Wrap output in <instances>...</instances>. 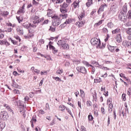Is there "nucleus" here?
<instances>
[{
    "label": "nucleus",
    "instance_id": "obj_1",
    "mask_svg": "<svg viewBox=\"0 0 131 131\" xmlns=\"http://www.w3.org/2000/svg\"><path fill=\"white\" fill-rule=\"evenodd\" d=\"M84 16H85V13L84 12L80 14L78 16V18L79 21L76 23V25H78V27L79 28L82 27V26H83V25H84L85 23V20L83 19V18H84Z\"/></svg>",
    "mask_w": 131,
    "mask_h": 131
},
{
    "label": "nucleus",
    "instance_id": "obj_2",
    "mask_svg": "<svg viewBox=\"0 0 131 131\" xmlns=\"http://www.w3.org/2000/svg\"><path fill=\"white\" fill-rule=\"evenodd\" d=\"M52 18L54 19L52 23V26L57 27L61 24V20L62 19L60 18V16L54 15L52 17Z\"/></svg>",
    "mask_w": 131,
    "mask_h": 131
},
{
    "label": "nucleus",
    "instance_id": "obj_3",
    "mask_svg": "<svg viewBox=\"0 0 131 131\" xmlns=\"http://www.w3.org/2000/svg\"><path fill=\"white\" fill-rule=\"evenodd\" d=\"M41 21H43V19H39V17L36 15H33L31 18V22L33 25H37L38 23L41 22Z\"/></svg>",
    "mask_w": 131,
    "mask_h": 131
},
{
    "label": "nucleus",
    "instance_id": "obj_4",
    "mask_svg": "<svg viewBox=\"0 0 131 131\" xmlns=\"http://www.w3.org/2000/svg\"><path fill=\"white\" fill-rule=\"evenodd\" d=\"M67 41L65 40H60L58 41L57 45L59 47H61L63 50H67L69 49V45L66 43Z\"/></svg>",
    "mask_w": 131,
    "mask_h": 131
},
{
    "label": "nucleus",
    "instance_id": "obj_5",
    "mask_svg": "<svg viewBox=\"0 0 131 131\" xmlns=\"http://www.w3.org/2000/svg\"><path fill=\"white\" fill-rule=\"evenodd\" d=\"M91 43L92 46H96V48L97 49L99 48V47L101 46V40L100 39H98L97 38H93L91 40Z\"/></svg>",
    "mask_w": 131,
    "mask_h": 131
},
{
    "label": "nucleus",
    "instance_id": "obj_6",
    "mask_svg": "<svg viewBox=\"0 0 131 131\" xmlns=\"http://www.w3.org/2000/svg\"><path fill=\"white\" fill-rule=\"evenodd\" d=\"M118 18L120 21H122L125 23L126 20H127V15L126 13H122V12H120L118 15Z\"/></svg>",
    "mask_w": 131,
    "mask_h": 131
},
{
    "label": "nucleus",
    "instance_id": "obj_7",
    "mask_svg": "<svg viewBox=\"0 0 131 131\" xmlns=\"http://www.w3.org/2000/svg\"><path fill=\"white\" fill-rule=\"evenodd\" d=\"M69 6V5L66 4V3H63L62 5H60V11L62 14H65L68 12L67 8H68Z\"/></svg>",
    "mask_w": 131,
    "mask_h": 131
},
{
    "label": "nucleus",
    "instance_id": "obj_8",
    "mask_svg": "<svg viewBox=\"0 0 131 131\" xmlns=\"http://www.w3.org/2000/svg\"><path fill=\"white\" fill-rule=\"evenodd\" d=\"M76 70L79 72V73H82V74H88V70H86L85 67L83 66L77 67L76 68Z\"/></svg>",
    "mask_w": 131,
    "mask_h": 131
},
{
    "label": "nucleus",
    "instance_id": "obj_9",
    "mask_svg": "<svg viewBox=\"0 0 131 131\" xmlns=\"http://www.w3.org/2000/svg\"><path fill=\"white\" fill-rule=\"evenodd\" d=\"M23 27L24 28H26V29H28V28H35L36 27V25H34L32 24H30L29 22L26 21L23 24Z\"/></svg>",
    "mask_w": 131,
    "mask_h": 131
},
{
    "label": "nucleus",
    "instance_id": "obj_10",
    "mask_svg": "<svg viewBox=\"0 0 131 131\" xmlns=\"http://www.w3.org/2000/svg\"><path fill=\"white\" fill-rule=\"evenodd\" d=\"M1 119L3 120H7L8 118V113L6 112H1Z\"/></svg>",
    "mask_w": 131,
    "mask_h": 131
},
{
    "label": "nucleus",
    "instance_id": "obj_11",
    "mask_svg": "<svg viewBox=\"0 0 131 131\" xmlns=\"http://www.w3.org/2000/svg\"><path fill=\"white\" fill-rule=\"evenodd\" d=\"M107 7H108V5H107V4H106L101 5V6H100L99 9L98 11V14H99L100 12H103L104 9H105V8H107Z\"/></svg>",
    "mask_w": 131,
    "mask_h": 131
},
{
    "label": "nucleus",
    "instance_id": "obj_12",
    "mask_svg": "<svg viewBox=\"0 0 131 131\" xmlns=\"http://www.w3.org/2000/svg\"><path fill=\"white\" fill-rule=\"evenodd\" d=\"M120 12H122L124 14L127 13V4L125 3L122 7V10Z\"/></svg>",
    "mask_w": 131,
    "mask_h": 131
},
{
    "label": "nucleus",
    "instance_id": "obj_13",
    "mask_svg": "<svg viewBox=\"0 0 131 131\" xmlns=\"http://www.w3.org/2000/svg\"><path fill=\"white\" fill-rule=\"evenodd\" d=\"M16 31L18 32V33H20L21 35H23V34H24V31L23 30L22 27L20 26H17L16 27Z\"/></svg>",
    "mask_w": 131,
    "mask_h": 131
},
{
    "label": "nucleus",
    "instance_id": "obj_14",
    "mask_svg": "<svg viewBox=\"0 0 131 131\" xmlns=\"http://www.w3.org/2000/svg\"><path fill=\"white\" fill-rule=\"evenodd\" d=\"M116 41H117V42H121V41H122V38L121 37V34H119L118 35H116V38H115Z\"/></svg>",
    "mask_w": 131,
    "mask_h": 131
},
{
    "label": "nucleus",
    "instance_id": "obj_15",
    "mask_svg": "<svg viewBox=\"0 0 131 131\" xmlns=\"http://www.w3.org/2000/svg\"><path fill=\"white\" fill-rule=\"evenodd\" d=\"M25 8V5H24L19 9L18 10V14H24L25 13V11H24V9Z\"/></svg>",
    "mask_w": 131,
    "mask_h": 131
},
{
    "label": "nucleus",
    "instance_id": "obj_16",
    "mask_svg": "<svg viewBox=\"0 0 131 131\" xmlns=\"http://www.w3.org/2000/svg\"><path fill=\"white\" fill-rule=\"evenodd\" d=\"M128 113V108H125L123 109L121 112V114H122V116L123 117L126 118V113Z\"/></svg>",
    "mask_w": 131,
    "mask_h": 131
},
{
    "label": "nucleus",
    "instance_id": "obj_17",
    "mask_svg": "<svg viewBox=\"0 0 131 131\" xmlns=\"http://www.w3.org/2000/svg\"><path fill=\"white\" fill-rule=\"evenodd\" d=\"M49 50H52V53H53L54 55H56L57 53H58V50H57L53 46H50Z\"/></svg>",
    "mask_w": 131,
    "mask_h": 131
},
{
    "label": "nucleus",
    "instance_id": "obj_18",
    "mask_svg": "<svg viewBox=\"0 0 131 131\" xmlns=\"http://www.w3.org/2000/svg\"><path fill=\"white\" fill-rule=\"evenodd\" d=\"M117 7V5L116 4H115V3H113L111 7V11H113L114 13H115V12H116Z\"/></svg>",
    "mask_w": 131,
    "mask_h": 131
},
{
    "label": "nucleus",
    "instance_id": "obj_19",
    "mask_svg": "<svg viewBox=\"0 0 131 131\" xmlns=\"http://www.w3.org/2000/svg\"><path fill=\"white\" fill-rule=\"evenodd\" d=\"M107 47L108 50L110 51L111 53H114V52H115V48H117V47L111 46L110 45H108Z\"/></svg>",
    "mask_w": 131,
    "mask_h": 131
},
{
    "label": "nucleus",
    "instance_id": "obj_20",
    "mask_svg": "<svg viewBox=\"0 0 131 131\" xmlns=\"http://www.w3.org/2000/svg\"><path fill=\"white\" fill-rule=\"evenodd\" d=\"M68 17V14L66 13H62L59 15V18L60 19H66Z\"/></svg>",
    "mask_w": 131,
    "mask_h": 131
},
{
    "label": "nucleus",
    "instance_id": "obj_21",
    "mask_svg": "<svg viewBox=\"0 0 131 131\" xmlns=\"http://www.w3.org/2000/svg\"><path fill=\"white\" fill-rule=\"evenodd\" d=\"M123 43H125V46L128 47V48H131V41L128 40H125L123 41Z\"/></svg>",
    "mask_w": 131,
    "mask_h": 131
},
{
    "label": "nucleus",
    "instance_id": "obj_22",
    "mask_svg": "<svg viewBox=\"0 0 131 131\" xmlns=\"http://www.w3.org/2000/svg\"><path fill=\"white\" fill-rule=\"evenodd\" d=\"M82 64L86 66V67H91L92 66V64H90V63L85 60L82 61Z\"/></svg>",
    "mask_w": 131,
    "mask_h": 131
},
{
    "label": "nucleus",
    "instance_id": "obj_23",
    "mask_svg": "<svg viewBox=\"0 0 131 131\" xmlns=\"http://www.w3.org/2000/svg\"><path fill=\"white\" fill-rule=\"evenodd\" d=\"M92 5H93V0H88V2L86 3V6L90 8Z\"/></svg>",
    "mask_w": 131,
    "mask_h": 131
},
{
    "label": "nucleus",
    "instance_id": "obj_24",
    "mask_svg": "<svg viewBox=\"0 0 131 131\" xmlns=\"http://www.w3.org/2000/svg\"><path fill=\"white\" fill-rule=\"evenodd\" d=\"M12 86H13V88H18V86H19V85H18V84H17V83H16V82H15V80H12Z\"/></svg>",
    "mask_w": 131,
    "mask_h": 131
},
{
    "label": "nucleus",
    "instance_id": "obj_25",
    "mask_svg": "<svg viewBox=\"0 0 131 131\" xmlns=\"http://www.w3.org/2000/svg\"><path fill=\"white\" fill-rule=\"evenodd\" d=\"M107 26L108 28L112 29V28L114 27V24L112 22H110L107 23Z\"/></svg>",
    "mask_w": 131,
    "mask_h": 131
},
{
    "label": "nucleus",
    "instance_id": "obj_26",
    "mask_svg": "<svg viewBox=\"0 0 131 131\" xmlns=\"http://www.w3.org/2000/svg\"><path fill=\"white\" fill-rule=\"evenodd\" d=\"M53 26H51L50 27V28L49 29V31H51V32H55L56 31V27Z\"/></svg>",
    "mask_w": 131,
    "mask_h": 131
},
{
    "label": "nucleus",
    "instance_id": "obj_27",
    "mask_svg": "<svg viewBox=\"0 0 131 131\" xmlns=\"http://www.w3.org/2000/svg\"><path fill=\"white\" fill-rule=\"evenodd\" d=\"M120 32V29L117 28L116 29L112 31L113 34H115L116 33H119Z\"/></svg>",
    "mask_w": 131,
    "mask_h": 131
},
{
    "label": "nucleus",
    "instance_id": "obj_28",
    "mask_svg": "<svg viewBox=\"0 0 131 131\" xmlns=\"http://www.w3.org/2000/svg\"><path fill=\"white\" fill-rule=\"evenodd\" d=\"M1 14L2 16H3V17H7L8 15H9V12L7 11H5L2 12Z\"/></svg>",
    "mask_w": 131,
    "mask_h": 131
},
{
    "label": "nucleus",
    "instance_id": "obj_29",
    "mask_svg": "<svg viewBox=\"0 0 131 131\" xmlns=\"http://www.w3.org/2000/svg\"><path fill=\"white\" fill-rule=\"evenodd\" d=\"M126 15H127V19L128 18V19H129V20H130V19H131V10H128Z\"/></svg>",
    "mask_w": 131,
    "mask_h": 131
},
{
    "label": "nucleus",
    "instance_id": "obj_30",
    "mask_svg": "<svg viewBox=\"0 0 131 131\" xmlns=\"http://www.w3.org/2000/svg\"><path fill=\"white\" fill-rule=\"evenodd\" d=\"M120 77H123V78H124V79H126V81H130V80L126 78V77H125V76H124V74H123L122 73H121L120 74Z\"/></svg>",
    "mask_w": 131,
    "mask_h": 131
},
{
    "label": "nucleus",
    "instance_id": "obj_31",
    "mask_svg": "<svg viewBox=\"0 0 131 131\" xmlns=\"http://www.w3.org/2000/svg\"><path fill=\"white\" fill-rule=\"evenodd\" d=\"M59 38V36H57L55 37H51L50 38V40H54L55 41H57L58 40V38Z\"/></svg>",
    "mask_w": 131,
    "mask_h": 131
},
{
    "label": "nucleus",
    "instance_id": "obj_32",
    "mask_svg": "<svg viewBox=\"0 0 131 131\" xmlns=\"http://www.w3.org/2000/svg\"><path fill=\"white\" fill-rule=\"evenodd\" d=\"M73 5L74 6V9H76V8H77V7H78L79 5V2H74L73 3Z\"/></svg>",
    "mask_w": 131,
    "mask_h": 131
},
{
    "label": "nucleus",
    "instance_id": "obj_33",
    "mask_svg": "<svg viewBox=\"0 0 131 131\" xmlns=\"http://www.w3.org/2000/svg\"><path fill=\"white\" fill-rule=\"evenodd\" d=\"M66 24L64 23L63 24H61L59 26V30H61V29H62V28H64V27H66Z\"/></svg>",
    "mask_w": 131,
    "mask_h": 131
},
{
    "label": "nucleus",
    "instance_id": "obj_34",
    "mask_svg": "<svg viewBox=\"0 0 131 131\" xmlns=\"http://www.w3.org/2000/svg\"><path fill=\"white\" fill-rule=\"evenodd\" d=\"M103 21H104V20L103 19L100 20L98 23L95 24V26H100V25H101V24H102Z\"/></svg>",
    "mask_w": 131,
    "mask_h": 131
},
{
    "label": "nucleus",
    "instance_id": "obj_35",
    "mask_svg": "<svg viewBox=\"0 0 131 131\" xmlns=\"http://www.w3.org/2000/svg\"><path fill=\"white\" fill-rule=\"evenodd\" d=\"M1 106L2 107H4V108H5V109H7L10 106L6 103H2L1 104Z\"/></svg>",
    "mask_w": 131,
    "mask_h": 131
},
{
    "label": "nucleus",
    "instance_id": "obj_36",
    "mask_svg": "<svg viewBox=\"0 0 131 131\" xmlns=\"http://www.w3.org/2000/svg\"><path fill=\"white\" fill-rule=\"evenodd\" d=\"M59 108V110H60V111H62L63 112H64L66 107L64 105H60Z\"/></svg>",
    "mask_w": 131,
    "mask_h": 131
},
{
    "label": "nucleus",
    "instance_id": "obj_37",
    "mask_svg": "<svg viewBox=\"0 0 131 131\" xmlns=\"http://www.w3.org/2000/svg\"><path fill=\"white\" fill-rule=\"evenodd\" d=\"M90 67H92V74H95V71H96V68L92 65Z\"/></svg>",
    "mask_w": 131,
    "mask_h": 131
},
{
    "label": "nucleus",
    "instance_id": "obj_38",
    "mask_svg": "<svg viewBox=\"0 0 131 131\" xmlns=\"http://www.w3.org/2000/svg\"><path fill=\"white\" fill-rule=\"evenodd\" d=\"M72 22V20H71V18H69L66 20L64 23L67 25V24H70Z\"/></svg>",
    "mask_w": 131,
    "mask_h": 131
},
{
    "label": "nucleus",
    "instance_id": "obj_39",
    "mask_svg": "<svg viewBox=\"0 0 131 131\" xmlns=\"http://www.w3.org/2000/svg\"><path fill=\"white\" fill-rule=\"evenodd\" d=\"M96 67H99V68H100V69H103V70H105V67H103L102 65H99V63L96 64Z\"/></svg>",
    "mask_w": 131,
    "mask_h": 131
},
{
    "label": "nucleus",
    "instance_id": "obj_40",
    "mask_svg": "<svg viewBox=\"0 0 131 131\" xmlns=\"http://www.w3.org/2000/svg\"><path fill=\"white\" fill-rule=\"evenodd\" d=\"M80 95L81 98H84L85 94H84V91H83L82 90H80Z\"/></svg>",
    "mask_w": 131,
    "mask_h": 131
},
{
    "label": "nucleus",
    "instance_id": "obj_41",
    "mask_svg": "<svg viewBox=\"0 0 131 131\" xmlns=\"http://www.w3.org/2000/svg\"><path fill=\"white\" fill-rule=\"evenodd\" d=\"M7 109L8 112H10L12 114H14V111H13V110H12L10 106H8Z\"/></svg>",
    "mask_w": 131,
    "mask_h": 131
},
{
    "label": "nucleus",
    "instance_id": "obj_42",
    "mask_svg": "<svg viewBox=\"0 0 131 131\" xmlns=\"http://www.w3.org/2000/svg\"><path fill=\"white\" fill-rule=\"evenodd\" d=\"M86 105L88 107H91L93 104L92 103V102L90 100H88L86 101Z\"/></svg>",
    "mask_w": 131,
    "mask_h": 131
},
{
    "label": "nucleus",
    "instance_id": "obj_43",
    "mask_svg": "<svg viewBox=\"0 0 131 131\" xmlns=\"http://www.w3.org/2000/svg\"><path fill=\"white\" fill-rule=\"evenodd\" d=\"M53 79H55L56 81H62L61 79L59 78L58 77H53Z\"/></svg>",
    "mask_w": 131,
    "mask_h": 131
},
{
    "label": "nucleus",
    "instance_id": "obj_44",
    "mask_svg": "<svg viewBox=\"0 0 131 131\" xmlns=\"http://www.w3.org/2000/svg\"><path fill=\"white\" fill-rule=\"evenodd\" d=\"M66 110H67V112L69 113L71 115L72 118H73V115H72V113L71 112V110H70V109L68 108H67Z\"/></svg>",
    "mask_w": 131,
    "mask_h": 131
},
{
    "label": "nucleus",
    "instance_id": "obj_45",
    "mask_svg": "<svg viewBox=\"0 0 131 131\" xmlns=\"http://www.w3.org/2000/svg\"><path fill=\"white\" fill-rule=\"evenodd\" d=\"M31 120L33 122H36V115L33 116L32 119Z\"/></svg>",
    "mask_w": 131,
    "mask_h": 131
},
{
    "label": "nucleus",
    "instance_id": "obj_46",
    "mask_svg": "<svg viewBox=\"0 0 131 131\" xmlns=\"http://www.w3.org/2000/svg\"><path fill=\"white\" fill-rule=\"evenodd\" d=\"M2 123V126H1V128L2 129H3V128H5L6 127V123L5 122H1Z\"/></svg>",
    "mask_w": 131,
    "mask_h": 131
},
{
    "label": "nucleus",
    "instance_id": "obj_47",
    "mask_svg": "<svg viewBox=\"0 0 131 131\" xmlns=\"http://www.w3.org/2000/svg\"><path fill=\"white\" fill-rule=\"evenodd\" d=\"M64 2V0H56L55 2V5H57V4H62Z\"/></svg>",
    "mask_w": 131,
    "mask_h": 131
},
{
    "label": "nucleus",
    "instance_id": "obj_48",
    "mask_svg": "<svg viewBox=\"0 0 131 131\" xmlns=\"http://www.w3.org/2000/svg\"><path fill=\"white\" fill-rule=\"evenodd\" d=\"M88 119L90 120V121H92L94 119V117H93V116L92 115H89L88 116Z\"/></svg>",
    "mask_w": 131,
    "mask_h": 131
},
{
    "label": "nucleus",
    "instance_id": "obj_49",
    "mask_svg": "<svg viewBox=\"0 0 131 131\" xmlns=\"http://www.w3.org/2000/svg\"><path fill=\"white\" fill-rule=\"evenodd\" d=\"M14 38H16V40H18L19 42L21 41V38L18 36H14Z\"/></svg>",
    "mask_w": 131,
    "mask_h": 131
},
{
    "label": "nucleus",
    "instance_id": "obj_50",
    "mask_svg": "<svg viewBox=\"0 0 131 131\" xmlns=\"http://www.w3.org/2000/svg\"><path fill=\"white\" fill-rule=\"evenodd\" d=\"M16 19L18 21V23H21V22L23 21V19H21V18H20V16H16Z\"/></svg>",
    "mask_w": 131,
    "mask_h": 131
},
{
    "label": "nucleus",
    "instance_id": "obj_51",
    "mask_svg": "<svg viewBox=\"0 0 131 131\" xmlns=\"http://www.w3.org/2000/svg\"><path fill=\"white\" fill-rule=\"evenodd\" d=\"M102 32L103 33H107L108 32V29L106 28H103L102 29Z\"/></svg>",
    "mask_w": 131,
    "mask_h": 131
},
{
    "label": "nucleus",
    "instance_id": "obj_52",
    "mask_svg": "<svg viewBox=\"0 0 131 131\" xmlns=\"http://www.w3.org/2000/svg\"><path fill=\"white\" fill-rule=\"evenodd\" d=\"M98 49H105V44L102 43L101 46L100 44V45L98 46Z\"/></svg>",
    "mask_w": 131,
    "mask_h": 131
},
{
    "label": "nucleus",
    "instance_id": "obj_53",
    "mask_svg": "<svg viewBox=\"0 0 131 131\" xmlns=\"http://www.w3.org/2000/svg\"><path fill=\"white\" fill-rule=\"evenodd\" d=\"M125 97H126L125 94L124 93L122 95V98L123 101H125L126 100V98Z\"/></svg>",
    "mask_w": 131,
    "mask_h": 131
},
{
    "label": "nucleus",
    "instance_id": "obj_54",
    "mask_svg": "<svg viewBox=\"0 0 131 131\" xmlns=\"http://www.w3.org/2000/svg\"><path fill=\"white\" fill-rule=\"evenodd\" d=\"M126 33L127 34L130 35L131 34V28H129L127 29V31H126Z\"/></svg>",
    "mask_w": 131,
    "mask_h": 131
},
{
    "label": "nucleus",
    "instance_id": "obj_55",
    "mask_svg": "<svg viewBox=\"0 0 131 131\" xmlns=\"http://www.w3.org/2000/svg\"><path fill=\"white\" fill-rule=\"evenodd\" d=\"M63 72V70H58L57 71H56V73L57 74H61V73Z\"/></svg>",
    "mask_w": 131,
    "mask_h": 131
},
{
    "label": "nucleus",
    "instance_id": "obj_56",
    "mask_svg": "<svg viewBox=\"0 0 131 131\" xmlns=\"http://www.w3.org/2000/svg\"><path fill=\"white\" fill-rule=\"evenodd\" d=\"M34 72H35V73H36L37 75H38V74H39L40 71L39 70L37 69H35L34 70Z\"/></svg>",
    "mask_w": 131,
    "mask_h": 131
},
{
    "label": "nucleus",
    "instance_id": "obj_57",
    "mask_svg": "<svg viewBox=\"0 0 131 131\" xmlns=\"http://www.w3.org/2000/svg\"><path fill=\"white\" fill-rule=\"evenodd\" d=\"M47 15L49 17H51L52 15V10H49L47 12Z\"/></svg>",
    "mask_w": 131,
    "mask_h": 131
},
{
    "label": "nucleus",
    "instance_id": "obj_58",
    "mask_svg": "<svg viewBox=\"0 0 131 131\" xmlns=\"http://www.w3.org/2000/svg\"><path fill=\"white\" fill-rule=\"evenodd\" d=\"M10 40L13 45H17V41L16 40H13L12 38H10Z\"/></svg>",
    "mask_w": 131,
    "mask_h": 131
},
{
    "label": "nucleus",
    "instance_id": "obj_59",
    "mask_svg": "<svg viewBox=\"0 0 131 131\" xmlns=\"http://www.w3.org/2000/svg\"><path fill=\"white\" fill-rule=\"evenodd\" d=\"M33 5H34L35 6H38V3L37 2H36L35 0H33Z\"/></svg>",
    "mask_w": 131,
    "mask_h": 131
},
{
    "label": "nucleus",
    "instance_id": "obj_60",
    "mask_svg": "<svg viewBox=\"0 0 131 131\" xmlns=\"http://www.w3.org/2000/svg\"><path fill=\"white\" fill-rule=\"evenodd\" d=\"M109 37H110V36L109 35V34H107L106 38L104 39V41H108V40L109 39Z\"/></svg>",
    "mask_w": 131,
    "mask_h": 131
},
{
    "label": "nucleus",
    "instance_id": "obj_61",
    "mask_svg": "<svg viewBox=\"0 0 131 131\" xmlns=\"http://www.w3.org/2000/svg\"><path fill=\"white\" fill-rule=\"evenodd\" d=\"M13 103H14V105H17L18 104V102H17V101H16V98L14 97L13 98Z\"/></svg>",
    "mask_w": 131,
    "mask_h": 131
},
{
    "label": "nucleus",
    "instance_id": "obj_62",
    "mask_svg": "<svg viewBox=\"0 0 131 131\" xmlns=\"http://www.w3.org/2000/svg\"><path fill=\"white\" fill-rule=\"evenodd\" d=\"M38 112H39V113H40V114H42V115H43L45 113V111L42 110H40L38 111Z\"/></svg>",
    "mask_w": 131,
    "mask_h": 131
},
{
    "label": "nucleus",
    "instance_id": "obj_63",
    "mask_svg": "<svg viewBox=\"0 0 131 131\" xmlns=\"http://www.w3.org/2000/svg\"><path fill=\"white\" fill-rule=\"evenodd\" d=\"M45 58L47 60H51V56L50 55H45Z\"/></svg>",
    "mask_w": 131,
    "mask_h": 131
},
{
    "label": "nucleus",
    "instance_id": "obj_64",
    "mask_svg": "<svg viewBox=\"0 0 131 131\" xmlns=\"http://www.w3.org/2000/svg\"><path fill=\"white\" fill-rule=\"evenodd\" d=\"M101 112L102 113V114H105V109L104 108V107H102L101 108Z\"/></svg>",
    "mask_w": 131,
    "mask_h": 131
}]
</instances>
